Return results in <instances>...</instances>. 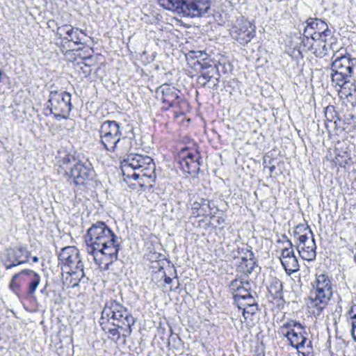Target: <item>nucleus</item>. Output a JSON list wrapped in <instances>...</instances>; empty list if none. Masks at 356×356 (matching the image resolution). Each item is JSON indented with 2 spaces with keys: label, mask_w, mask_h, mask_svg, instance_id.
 I'll list each match as a JSON object with an SVG mask.
<instances>
[{
  "label": "nucleus",
  "mask_w": 356,
  "mask_h": 356,
  "mask_svg": "<svg viewBox=\"0 0 356 356\" xmlns=\"http://www.w3.org/2000/svg\"><path fill=\"white\" fill-rule=\"evenodd\" d=\"M136 319L131 312L120 302L110 300L107 301L102 311L99 324L104 331L108 330L110 339L117 341L120 337L118 329L122 330L124 336H129L131 327Z\"/></svg>",
  "instance_id": "obj_1"
},
{
  "label": "nucleus",
  "mask_w": 356,
  "mask_h": 356,
  "mask_svg": "<svg viewBox=\"0 0 356 356\" xmlns=\"http://www.w3.org/2000/svg\"><path fill=\"white\" fill-rule=\"evenodd\" d=\"M85 242L88 254L95 255L99 252L108 257L109 263L117 260L120 244L116 235L105 222L97 221L93 223L87 231Z\"/></svg>",
  "instance_id": "obj_2"
},
{
  "label": "nucleus",
  "mask_w": 356,
  "mask_h": 356,
  "mask_svg": "<svg viewBox=\"0 0 356 356\" xmlns=\"http://www.w3.org/2000/svg\"><path fill=\"white\" fill-rule=\"evenodd\" d=\"M100 141L109 152L125 154L131 147V138L122 137L120 124L114 120H106L99 129Z\"/></svg>",
  "instance_id": "obj_3"
},
{
  "label": "nucleus",
  "mask_w": 356,
  "mask_h": 356,
  "mask_svg": "<svg viewBox=\"0 0 356 356\" xmlns=\"http://www.w3.org/2000/svg\"><path fill=\"white\" fill-rule=\"evenodd\" d=\"M159 2L165 9L184 17H201L210 9L209 0H159Z\"/></svg>",
  "instance_id": "obj_4"
},
{
  "label": "nucleus",
  "mask_w": 356,
  "mask_h": 356,
  "mask_svg": "<svg viewBox=\"0 0 356 356\" xmlns=\"http://www.w3.org/2000/svg\"><path fill=\"white\" fill-rule=\"evenodd\" d=\"M332 296V287L328 275H316L309 295V307L316 309L320 313L325 308Z\"/></svg>",
  "instance_id": "obj_5"
},
{
  "label": "nucleus",
  "mask_w": 356,
  "mask_h": 356,
  "mask_svg": "<svg viewBox=\"0 0 356 356\" xmlns=\"http://www.w3.org/2000/svg\"><path fill=\"white\" fill-rule=\"evenodd\" d=\"M121 165L123 173L128 172V177L135 180L140 177L150 178L155 170V165L151 157L138 154L128 155L122 161Z\"/></svg>",
  "instance_id": "obj_6"
},
{
  "label": "nucleus",
  "mask_w": 356,
  "mask_h": 356,
  "mask_svg": "<svg viewBox=\"0 0 356 356\" xmlns=\"http://www.w3.org/2000/svg\"><path fill=\"white\" fill-rule=\"evenodd\" d=\"M72 95L63 90H51L47 109L58 120L67 119L72 111Z\"/></svg>",
  "instance_id": "obj_7"
},
{
  "label": "nucleus",
  "mask_w": 356,
  "mask_h": 356,
  "mask_svg": "<svg viewBox=\"0 0 356 356\" xmlns=\"http://www.w3.org/2000/svg\"><path fill=\"white\" fill-rule=\"evenodd\" d=\"M229 289L237 305L239 302H251L253 298H257V293L251 289L250 283L241 278L232 280L229 284Z\"/></svg>",
  "instance_id": "obj_8"
},
{
  "label": "nucleus",
  "mask_w": 356,
  "mask_h": 356,
  "mask_svg": "<svg viewBox=\"0 0 356 356\" xmlns=\"http://www.w3.org/2000/svg\"><path fill=\"white\" fill-rule=\"evenodd\" d=\"M200 75L197 77V83L202 87L208 86L212 89H217L218 87L220 74L217 65L209 64L204 60L203 62H198Z\"/></svg>",
  "instance_id": "obj_9"
},
{
  "label": "nucleus",
  "mask_w": 356,
  "mask_h": 356,
  "mask_svg": "<svg viewBox=\"0 0 356 356\" xmlns=\"http://www.w3.org/2000/svg\"><path fill=\"white\" fill-rule=\"evenodd\" d=\"M95 175L91 163L88 160L77 161L74 163V168L69 174V177L76 185H83L92 179Z\"/></svg>",
  "instance_id": "obj_10"
},
{
  "label": "nucleus",
  "mask_w": 356,
  "mask_h": 356,
  "mask_svg": "<svg viewBox=\"0 0 356 356\" xmlns=\"http://www.w3.org/2000/svg\"><path fill=\"white\" fill-rule=\"evenodd\" d=\"M230 34L233 39L241 44H245L255 35V26L246 19H241L232 27Z\"/></svg>",
  "instance_id": "obj_11"
},
{
  "label": "nucleus",
  "mask_w": 356,
  "mask_h": 356,
  "mask_svg": "<svg viewBox=\"0 0 356 356\" xmlns=\"http://www.w3.org/2000/svg\"><path fill=\"white\" fill-rule=\"evenodd\" d=\"M29 255V251L25 248H8L3 255L2 261L6 269L8 270L26 263Z\"/></svg>",
  "instance_id": "obj_12"
},
{
  "label": "nucleus",
  "mask_w": 356,
  "mask_h": 356,
  "mask_svg": "<svg viewBox=\"0 0 356 356\" xmlns=\"http://www.w3.org/2000/svg\"><path fill=\"white\" fill-rule=\"evenodd\" d=\"M232 254L234 259L241 258V261L237 266L239 272L246 275L253 272L256 262L254 260V254L251 250L248 248H238L236 251L232 252Z\"/></svg>",
  "instance_id": "obj_13"
},
{
  "label": "nucleus",
  "mask_w": 356,
  "mask_h": 356,
  "mask_svg": "<svg viewBox=\"0 0 356 356\" xmlns=\"http://www.w3.org/2000/svg\"><path fill=\"white\" fill-rule=\"evenodd\" d=\"M289 247L284 248L282 250L281 263L288 275H291L299 270V264L297 257L294 255L293 243L290 240H287Z\"/></svg>",
  "instance_id": "obj_14"
},
{
  "label": "nucleus",
  "mask_w": 356,
  "mask_h": 356,
  "mask_svg": "<svg viewBox=\"0 0 356 356\" xmlns=\"http://www.w3.org/2000/svg\"><path fill=\"white\" fill-rule=\"evenodd\" d=\"M306 334L305 329L303 330L291 329L287 330L284 334V337L287 338L292 347L299 350L305 347L312 348V341L306 337Z\"/></svg>",
  "instance_id": "obj_15"
},
{
  "label": "nucleus",
  "mask_w": 356,
  "mask_h": 356,
  "mask_svg": "<svg viewBox=\"0 0 356 356\" xmlns=\"http://www.w3.org/2000/svg\"><path fill=\"white\" fill-rule=\"evenodd\" d=\"M356 66V58H351L350 55L339 56L332 63L331 70L341 72L343 74L349 76L350 78L353 76V70Z\"/></svg>",
  "instance_id": "obj_16"
},
{
  "label": "nucleus",
  "mask_w": 356,
  "mask_h": 356,
  "mask_svg": "<svg viewBox=\"0 0 356 356\" xmlns=\"http://www.w3.org/2000/svg\"><path fill=\"white\" fill-rule=\"evenodd\" d=\"M79 257V252L74 246H67L61 249L58 254V259L60 264L62 266V269L67 271L68 269H72Z\"/></svg>",
  "instance_id": "obj_17"
},
{
  "label": "nucleus",
  "mask_w": 356,
  "mask_h": 356,
  "mask_svg": "<svg viewBox=\"0 0 356 356\" xmlns=\"http://www.w3.org/2000/svg\"><path fill=\"white\" fill-rule=\"evenodd\" d=\"M200 156L198 154L188 153L186 156L180 159L179 163L182 170L191 175L195 176L198 174L200 168Z\"/></svg>",
  "instance_id": "obj_18"
},
{
  "label": "nucleus",
  "mask_w": 356,
  "mask_h": 356,
  "mask_svg": "<svg viewBox=\"0 0 356 356\" xmlns=\"http://www.w3.org/2000/svg\"><path fill=\"white\" fill-rule=\"evenodd\" d=\"M310 238L311 240L308 239L307 242L299 243L297 245V250L301 258L308 261H314L316 257L314 236H312Z\"/></svg>",
  "instance_id": "obj_19"
},
{
  "label": "nucleus",
  "mask_w": 356,
  "mask_h": 356,
  "mask_svg": "<svg viewBox=\"0 0 356 356\" xmlns=\"http://www.w3.org/2000/svg\"><path fill=\"white\" fill-rule=\"evenodd\" d=\"M162 96L161 99L163 103L169 107H175L179 104V95L177 92L174 88H170L168 85H163L159 87Z\"/></svg>",
  "instance_id": "obj_20"
},
{
  "label": "nucleus",
  "mask_w": 356,
  "mask_h": 356,
  "mask_svg": "<svg viewBox=\"0 0 356 356\" xmlns=\"http://www.w3.org/2000/svg\"><path fill=\"white\" fill-rule=\"evenodd\" d=\"M314 236L310 227L304 224L298 225L293 231V236L299 243L307 242L309 236Z\"/></svg>",
  "instance_id": "obj_21"
},
{
  "label": "nucleus",
  "mask_w": 356,
  "mask_h": 356,
  "mask_svg": "<svg viewBox=\"0 0 356 356\" xmlns=\"http://www.w3.org/2000/svg\"><path fill=\"white\" fill-rule=\"evenodd\" d=\"M268 290L273 299H283V286L280 280L277 278L272 279Z\"/></svg>",
  "instance_id": "obj_22"
},
{
  "label": "nucleus",
  "mask_w": 356,
  "mask_h": 356,
  "mask_svg": "<svg viewBox=\"0 0 356 356\" xmlns=\"http://www.w3.org/2000/svg\"><path fill=\"white\" fill-rule=\"evenodd\" d=\"M59 166L64 170V174L69 175L72 169L74 168V163L77 162L73 156L65 154L64 156L61 157L59 160Z\"/></svg>",
  "instance_id": "obj_23"
},
{
  "label": "nucleus",
  "mask_w": 356,
  "mask_h": 356,
  "mask_svg": "<svg viewBox=\"0 0 356 356\" xmlns=\"http://www.w3.org/2000/svg\"><path fill=\"white\" fill-rule=\"evenodd\" d=\"M239 309H243V316L245 319L248 318V316H245V314H251L253 315L258 310V305L256 298L252 299V302H239V305H237Z\"/></svg>",
  "instance_id": "obj_24"
},
{
  "label": "nucleus",
  "mask_w": 356,
  "mask_h": 356,
  "mask_svg": "<svg viewBox=\"0 0 356 356\" xmlns=\"http://www.w3.org/2000/svg\"><path fill=\"white\" fill-rule=\"evenodd\" d=\"M307 28L305 29L304 33H307L308 28L314 31L313 33L316 32H321L322 30L326 28V23L318 18H309L306 21Z\"/></svg>",
  "instance_id": "obj_25"
},
{
  "label": "nucleus",
  "mask_w": 356,
  "mask_h": 356,
  "mask_svg": "<svg viewBox=\"0 0 356 356\" xmlns=\"http://www.w3.org/2000/svg\"><path fill=\"white\" fill-rule=\"evenodd\" d=\"M341 72L332 71L331 79L332 81L335 86L340 88L343 87L346 84L348 83L350 81L349 76L341 74Z\"/></svg>",
  "instance_id": "obj_26"
},
{
  "label": "nucleus",
  "mask_w": 356,
  "mask_h": 356,
  "mask_svg": "<svg viewBox=\"0 0 356 356\" xmlns=\"http://www.w3.org/2000/svg\"><path fill=\"white\" fill-rule=\"evenodd\" d=\"M74 33V29L69 24H65L57 28L56 34L59 38H63V37L72 36Z\"/></svg>",
  "instance_id": "obj_27"
},
{
  "label": "nucleus",
  "mask_w": 356,
  "mask_h": 356,
  "mask_svg": "<svg viewBox=\"0 0 356 356\" xmlns=\"http://www.w3.org/2000/svg\"><path fill=\"white\" fill-rule=\"evenodd\" d=\"M40 282V277L38 274H32L30 278L28 293L33 295L35 293Z\"/></svg>",
  "instance_id": "obj_28"
},
{
  "label": "nucleus",
  "mask_w": 356,
  "mask_h": 356,
  "mask_svg": "<svg viewBox=\"0 0 356 356\" xmlns=\"http://www.w3.org/2000/svg\"><path fill=\"white\" fill-rule=\"evenodd\" d=\"M331 31L328 29L327 24L326 28L323 29L321 32H316L315 33H308L307 35H311L313 40L318 38L322 42H326V38L331 35Z\"/></svg>",
  "instance_id": "obj_29"
},
{
  "label": "nucleus",
  "mask_w": 356,
  "mask_h": 356,
  "mask_svg": "<svg viewBox=\"0 0 356 356\" xmlns=\"http://www.w3.org/2000/svg\"><path fill=\"white\" fill-rule=\"evenodd\" d=\"M79 31L83 33L82 31L79 30L78 28L74 29V35H72V36L69 37H63V40L66 43L69 42H73L75 44H81L83 38L79 35Z\"/></svg>",
  "instance_id": "obj_30"
},
{
  "label": "nucleus",
  "mask_w": 356,
  "mask_h": 356,
  "mask_svg": "<svg viewBox=\"0 0 356 356\" xmlns=\"http://www.w3.org/2000/svg\"><path fill=\"white\" fill-rule=\"evenodd\" d=\"M300 330H303L305 329V326L302 325L300 323L297 322L293 320L289 321L288 322L285 323L282 327V332L284 333V329H288V330H291V329H295Z\"/></svg>",
  "instance_id": "obj_31"
},
{
  "label": "nucleus",
  "mask_w": 356,
  "mask_h": 356,
  "mask_svg": "<svg viewBox=\"0 0 356 356\" xmlns=\"http://www.w3.org/2000/svg\"><path fill=\"white\" fill-rule=\"evenodd\" d=\"M66 272L71 275L81 273V277L85 275L83 272V263L81 260L80 257L78 258V261L76 262L74 266H72V269H68Z\"/></svg>",
  "instance_id": "obj_32"
},
{
  "label": "nucleus",
  "mask_w": 356,
  "mask_h": 356,
  "mask_svg": "<svg viewBox=\"0 0 356 356\" xmlns=\"http://www.w3.org/2000/svg\"><path fill=\"white\" fill-rule=\"evenodd\" d=\"M351 318L353 320L351 323V333L354 341H356V314L351 316Z\"/></svg>",
  "instance_id": "obj_33"
},
{
  "label": "nucleus",
  "mask_w": 356,
  "mask_h": 356,
  "mask_svg": "<svg viewBox=\"0 0 356 356\" xmlns=\"http://www.w3.org/2000/svg\"><path fill=\"white\" fill-rule=\"evenodd\" d=\"M323 44L321 45V49H316V53L318 54L320 56H323L327 54V47L326 45V42H322Z\"/></svg>",
  "instance_id": "obj_34"
},
{
  "label": "nucleus",
  "mask_w": 356,
  "mask_h": 356,
  "mask_svg": "<svg viewBox=\"0 0 356 356\" xmlns=\"http://www.w3.org/2000/svg\"><path fill=\"white\" fill-rule=\"evenodd\" d=\"M211 219L213 220L216 221L217 225H223L225 223V218L223 217L213 216V217H211Z\"/></svg>",
  "instance_id": "obj_35"
},
{
  "label": "nucleus",
  "mask_w": 356,
  "mask_h": 356,
  "mask_svg": "<svg viewBox=\"0 0 356 356\" xmlns=\"http://www.w3.org/2000/svg\"><path fill=\"white\" fill-rule=\"evenodd\" d=\"M19 274H21V275H26L29 276V279H30L31 277H32V274H38V273L34 272V271H33V270H31L26 269V270H22L19 273Z\"/></svg>",
  "instance_id": "obj_36"
},
{
  "label": "nucleus",
  "mask_w": 356,
  "mask_h": 356,
  "mask_svg": "<svg viewBox=\"0 0 356 356\" xmlns=\"http://www.w3.org/2000/svg\"><path fill=\"white\" fill-rule=\"evenodd\" d=\"M21 275V274L19 273H17V274H15L13 277H12V280H11V282H10V287H13V285L14 284V282H15V280Z\"/></svg>",
  "instance_id": "obj_37"
},
{
  "label": "nucleus",
  "mask_w": 356,
  "mask_h": 356,
  "mask_svg": "<svg viewBox=\"0 0 356 356\" xmlns=\"http://www.w3.org/2000/svg\"><path fill=\"white\" fill-rule=\"evenodd\" d=\"M172 280L170 277L165 276L164 282L166 284H170Z\"/></svg>",
  "instance_id": "obj_38"
},
{
  "label": "nucleus",
  "mask_w": 356,
  "mask_h": 356,
  "mask_svg": "<svg viewBox=\"0 0 356 356\" xmlns=\"http://www.w3.org/2000/svg\"><path fill=\"white\" fill-rule=\"evenodd\" d=\"M13 290H15V289L18 288V285L14 282V284L13 285V287H10Z\"/></svg>",
  "instance_id": "obj_39"
},
{
  "label": "nucleus",
  "mask_w": 356,
  "mask_h": 356,
  "mask_svg": "<svg viewBox=\"0 0 356 356\" xmlns=\"http://www.w3.org/2000/svg\"><path fill=\"white\" fill-rule=\"evenodd\" d=\"M33 262H38V257L35 256L32 258Z\"/></svg>",
  "instance_id": "obj_40"
},
{
  "label": "nucleus",
  "mask_w": 356,
  "mask_h": 356,
  "mask_svg": "<svg viewBox=\"0 0 356 356\" xmlns=\"http://www.w3.org/2000/svg\"><path fill=\"white\" fill-rule=\"evenodd\" d=\"M205 200H203V202L202 204V206H204V205H207L208 207H209V202L207 204H205L204 203Z\"/></svg>",
  "instance_id": "obj_41"
},
{
  "label": "nucleus",
  "mask_w": 356,
  "mask_h": 356,
  "mask_svg": "<svg viewBox=\"0 0 356 356\" xmlns=\"http://www.w3.org/2000/svg\"><path fill=\"white\" fill-rule=\"evenodd\" d=\"M354 261H355V263H356V252H355V255H354Z\"/></svg>",
  "instance_id": "obj_42"
},
{
  "label": "nucleus",
  "mask_w": 356,
  "mask_h": 356,
  "mask_svg": "<svg viewBox=\"0 0 356 356\" xmlns=\"http://www.w3.org/2000/svg\"><path fill=\"white\" fill-rule=\"evenodd\" d=\"M353 312V308H351V309L349 311V314H351Z\"/></svg>",
  "instance_id": "obj_43"
}]
</instances>
